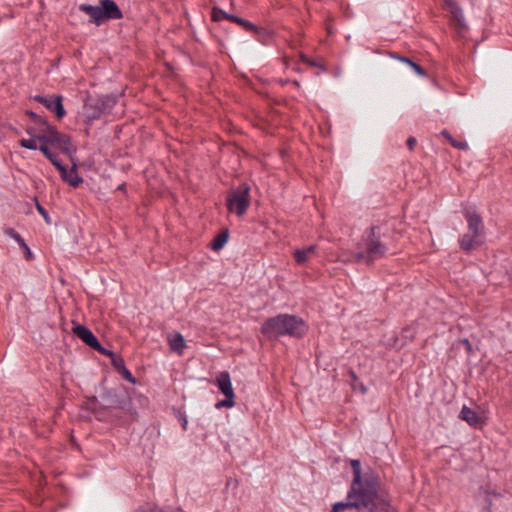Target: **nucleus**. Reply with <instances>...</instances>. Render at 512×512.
I'll return each instance as SVG.
<instances>
[{
  "instance_id": "1",
  "label": "nucleus",
  "mask_w": 512,
  "mask_h": 512,
  "mask_svg": "<svg viewBox=\"0 0 512 512\" xmlns=\"http://www.w3.org/2000/svg\"><path fill=\"white\" fill-rule=\"evenodd\" d=\"M397 512L389 496L381 489L380 477L371 469L364 479L352 480L346 501L336 502L331 512Z\"/></svg>"
},
{
  "instance_id": "2",
  "label": "nucleus",
  "mask_w": 512,
  "mask_h": 512,
  "mask_svg": "<svg viewBox=\"0 0 512 512\" xmlns=\"http://www.w3.org/2000/svg\"><path fill=\"white\" fill-rule=\"evenodd\" d=\"M393 234L386 224L372 225L363 232L357 251L350 253L346 261L372 265L390 252Z\"/></svg>"
},
{
  "instance_id": "3",
  "label": "nucleus",
  "mask_w": 512,
  "mask_h": 512,
  "mask_svg": "<svg viewBox=\"0 0 512 512\" xmlns=\"http://www.w3.org/2000/svg\"><path fill=\"white\" fill-rule=\"evenodd\" d=\"M308 331L305 321L291 314H278L266 319L261 325V333L267 339L290 336L302 338Z\"/></svg>"
},
{
  "instance_id": "4",
  "label": "nucleus",
  "mask_w": 512,
  "mask_h": 512,
  "mask_svg": "<svg viewBox=\"0 0 512 512\" xmlns=\"http://www.w3.org/2000/svg\"><path fill=\"white\" fill-rule=\"evenodd\" d=\"M462 214L467 222V232L459 239L460 248L470 252L484 243L485 227L481 216L473 209L465 207Z\"/></svg>"
},
{
  "instance_id": "5",
  "label": "nucleus",
  "mask_w": 512,
  "mask_h": 512,
  "mask_svg": "<svg viewBox=\"0 0 512 512\" xmlns=\"http://www.w3.org/2000/svg\"><path fill=\"white\" fill-rule=\"evenodd\" d=\"M79 10L87 14L91 22L96 25L108 19L118 20L123 17L120 8L113 0H100L99 5L96 6L83 3L79 5Z\"/></svg>"
},
{
  "instance_id": "6",
  "label": "nucleus",
  "mask_w": 512,
  "mask_h": 512,
  "mask_svg": "<svg viewBox=\"0 0 512 512\" xmlns=\"http://www.w3.org/2000/svg\"><path fill=\"white\" fill-rule=\"evenodd\" d=\"M226 206L229 212L243 216L250 206V186L242 183L230 190L227 194Z\"/></svg>"
},
{
  "instance_id": "7",
  "label": "nucleus",
  "mask_w": 512,
  "mask_h": 512,
  "mask_svg": "<svg viewBox=\"0 0 512 512\" xmlns=\"http://www.w3.org/2000/svg\"><path fill=\"white\" fill-rule=\"evenodd\" d=\"M117 103V97L113 94L102 95L96 99H89L84 104V115L87 122L91 123L99 119L102 114L108 113Z\"/></svg>"
},
{
  "instance_id": "8",
  "label": "nucleus",
  "mask_w": 512,
  "mask_h": 512,
  "mask_svg": "<svg viewBox=\"0 0 512 512\" xmlns=\"http://www.w3.org/2000/svg\"><path fill=\"white\" fill-rule=\"evenodd\" d=\"M43 122V133L36 136V140L41 143H48L51 145H57L64 153L70 154L75 151L71 145V138L68 135L58 132L53 126H51L46 119L39 118Z\"/></svg>"
},
{
  "instance_id": "9",
  "label": "nucleus",
  "mask_w": 512,
  "mask_h": 512,
  "mask_svg": "<svg viewBox=\"0 0 512 512\" xmlns=\"http://www.w3.org/2000/svg\"><path fill=\"white\" fill-rule=\"evenodd\" d=\"M445 8L453 18V26L459 36H463L468 29L462 8L455 0H444Z\"/></svg>"
},
{
  "instance_id": "10",
  "label": "nucleus",
  "mask_w": 512,
  "mask_h": 512,
  "mask_svg": "<svg viewBox=\"0 0 512 512\" xmlns=\"http://www.w3.org/2000/svg\"><path fill=\"white\" fill-rule=\"evenodd\" d=\"M34 100L38 103L44 105L47 109H49L51 112H53L58 119H61L65 116L66 111L63 107L62 103V96L56 95V96H41L36 95L34 97Z\"/></svg>"
},
{
  "instance_id": "11",
  "label": "nucleus",
  "mask_w": 512,
  "mask_h": 512,
  "mask_svg": "<svg viewBox=\"0 0 512 512\" xmlns=\"http://www.w3.org/2000/svg\"><path fill=\"white\" fill-rule=\"evenodd\" d=\"M72 331L79 339L91 348H93V346L98 342L97 337L84 325L74 324Z\"/></svg>"
},
{
  "instance_id": "12",
  "label": "nucleus",
  "mask_w": 512,
  "mask_h": 512,
  "mask_svg": "<svg viewBox=\"0 0 512 512\" xmlns=\"http://www.w3.org/2000/svg\"><path fill=\"white\" fill-rule=\"evenodd\" d=\"M459 417L474 428H480L484 423L481 416L475 410L467 406H463Z\"/></svg>"
},
{
  "instance_id": "13",
  "label": "nucleus",
  "mask_w": 512,
  "mask_h": 512,
  "mask_svg": "<svg viewBox=\"0 0 512 512\" xmlns=\"http://www.w3.org/2000/svg\"><path fill=\"white\" fill-rule=\"evenodd\" d=\"M217 386L224 396L235 397L231 377L227 371H222L217 376Z\"/></svg>"
},
{
  "instance_id": "14",
  "label": "nucleus",
  "mask_w": 512,
  "mask_h": 512,
  "mask_svg": "<svg viewBox=\"0 0 512 512\" xmlns=\"http://www.w3.org/2000/svg\"><path fill=\"white\" fill-rule=\"evenodd\" d=\"M60 175L62 180L67 182L72 187H78L83 182L82 177H80L77 173L76 165L70 169L65 166V172L60 173Z\"/></svg>"
},
{
  "instance_id": "15",
  "label": "nucleus",
  "mask_w": 512,
  "mask_h": 512,
  "mask_svg": "<svg viewBox=\"0 0 512 512\" xmlns=\"http://www.w3.org/2000/svg\"><path fill=\"white\" fill-rule=\"evenodd\" d=\"M315 251H316V245H310L303 249H297L294 252L295 261L298 264H304L305 262H307L309 260L311 255H313L315 253Z\"/></svg>"
},
{
  "instance_id": "16",
  "label": "nucleus",
  "mask_w": 512,
  "mask_h": 512,
  "mask_svg": "<svg viewBox=\"0 0 512 512\" xmlns=\"http://www.w3.org/2000/svg\"><path fill=\"white\" fill-rule=\"evenodd\" d=\"M170 349L174 352L181 354L185 348V339L180 333H176L169 338Z\"/></svg>"
},
{
  "instance_id": "17",
  "label": "nucleus",
  "mask_w": 512,
  "mask_h": 512,
  "mask_svg": "<svg viewBox=\"0 0 512 512\" xmlns=\"http://www.w3.org/2000/svg\"><path fill=\"white\" fill-rule=\"evenodd\" d=\"M229 21L231 22H234V23H237L239 24L240 26H242L246 31H249V32H253V33H258L260 28L257 27L255 24H253L252 22L248 21V20H245L241 17H238L236 15H233L231 14V17H229Z\"/></svg>"
},
{
  "instance_id": "18",
  "label": "nucleus",
  "mask_w": 512,
  "mask_h": 512,
  "mask_svg": "<svg viewBox=\"0 0 512 512\" xmlns=\"http://www.w3.org/2000/svg\"><path fill=\"white\" fill-rule=\"evenodd\" d=\"M229 238V231L228 229L223 230L220 232L212 241L210 247L214 251H218L224 247V245L227 243Z\"/></svg>"
},
{
  "instance_id": "19",
  "label": "nucleus",
  "mask_w": 512,
  "mask_h": 512,
  "mask_svg": "<svg viewBox=\"0 0 512 512\" xmlns=\"http://www.w3.org/2000/svg\"><path fill=\"white\" fill-rule=\"evenodd\" d=\"M392 57L394 59H398L401 62H404L410 66L419 76H426L425 70L417 63L412 61L410 58L404 57V56H398L396 54H393Z\"/></svg>"
},
{
  "instance_id": "20",
  "label": "nucleus",
  "mask_w": 512,
  "mask_h": 512,
  "mask_svg": "<svg viewBox=\"0 0 512 512\" xmlns=\"http://www.w3.org/2000/svg\"><path fill=\"white\" fill-rule=\"evenodd\" d=\"M351 468L353 473V480L364 479L365 472H362L361 463L358 459L351 460Z\"/></svg>"
},
{
  "instance_id": "21",
  "label": "nucleus",
  "mask_w": 512,
  "mask_h": 512,
  "mask_svg": "<svg viewBox=\"0 0 512 512\" xmlns=\"http://www.w3.org/2000/svg\"><path fill=\"white\" fill-rule=\"evenodd\" d=\"M229 17H231V14L225 12L223 9L214 7L212 9L211 18L213 21H221V20H229Z\"/></svg>"
},
{
  "instance_id": "22",
  "label": "nucleus",
  "mask_w": 512,
  "mask_h": 512,
  "mask_svg": "<svg viewBox=\"0 0 512 512\" xmlns=\"http://www.w3.org/2000/svg\"><path fill=\"white\" fill-rule=\"evenodd\" d=\"M131 404L130 398L116 399L114 400L110 406L114 408H119L122 410H127Z\"/></svg>"
},
{
  "instance_id": "23",
  "label": "nucleus",
  "mask_w": 512,
  "mask_h": 512,
  "mask_svg": "<svg viewBox=\"0 0 512 512\" xmlns=\"http://www.w3.org/2000/svg\"><path fill=\"white\" fill-rule=\"evenodd\" d=\"M5 234L12 239H14L20 246H24V239L22 236L16 232L13 228H7L5 229Z\"/></svg>"
},
{
  "instance_id": "24",
  "label": "nucleus",
  "mask_w": 512,
  "mask_h": 512,
  "mask_svg": "<svg viewBox=\"0 0 512 512\" xmlns=\"http://www.w3.org/2000/svg\"><path fill=\"white\" fill-rule=\"evenodd\" d=\"M48 160L58 169L60 173L65 172V165L60 161L57 154L52 153V156Z\"/></svg>"
},
{
  "instance_id": "25",
  "label": "nucleus",
  "mask_w": 512,
  "mask_h": 512,
  "mask_svg": "<svg viewBox=\"0 0 512 512\" xmlns=\"http://www.w3.org/2000/svg\"><path fill=\"white\" fill-rule=\"evenodd\" d=\"M234 399H235V397L225 396V399L217 402L215 406H216V408H222V407L231 408L235 405Z\"/></svg>"
},
{
  "instance_id": "26",
  "label": "nucleus",
  "mask_w": 512,
  "mask_h": 512,
  "mask_svg": "<svg viewBox=\"0 0 512 512\" xmlns=\"http://www.w3.org/2000/svg\"><path fill=\"white\" fill-rule=\"evenodd\" d=\"M35 203H36V209L39 212V214L44 218V220L47 224H50L51 219L49 217L47 210L38 202L37 198H35Z\"/></svg>"
},
{
  "instance_id": "27",
  "label": "nucleus",
  "mask_w": 512,
  "mask_h": 512,
  "mask_svg": "<svg viewBox=\"0 0 512 512\" xmlns=\"http://www.w3.org/2000/svg\"><path fill=\"white\" fill-rule=\"evenodd\" d=\"M94 350H96L97 352L101 353L102 355H105V356H108L110 358L114 357L115 356V353L112 352L111 350H108L106 348H104L100 342L98 341L95 346H93Z\"/></svg>"
},
{
  "instance_id": "28",
  "label": "nucleus",
  "mask_w": 512,
  "mask_h": 512,
  "mask_svg": "<svg viewBox=\"0 0 512 512\" xmlns=\"http://www.w3.org/2000/svg\"><path fill=\"white\" fill-rule=\"evenodd\" d=\"M20 146L30 150H36L38 148L36 141L33 139H21Z\"/></svg>"
},
{
  "instance_id": "29",
  "label": "nucleus",
  "mask_w": 512,
  "mask_h": 512,
  "mask_svg": "<svg viewBox=\"0 0 512 512\" xmlns=\"http://www.w3.org/2000/svg\"><path fill=\"white\" fill-rule=\"evenodd\" d=\"M111 362H112V365L114 366V368L120 372L122 370V367H125V362L123 360V358H121L120 356L116 355L114 357L111 358Z\"/></svg>"
},
{
  "instance_id": "30",
  "label": "nucleus",
  "mask_w": 512,
  "mask_h": 512,
  "mask_svg": "<svg viewBox=\"0 0 512 512\" xmlns=\"http://www.w3.org/2000/svg\"><path fill=\"white\" fill-rule=\"evenodd\" d=\"M299 58L302 63H305L311 67H322L318 61L310 59L307 55L303 53L299 55Z\"/></svg>"
},
{
  "instance_id": "31",
  "label": "nucleus",
  "mask_w": 512,
  "mask_h": 512,
  "mask_svg": "<svg viewBox=\"0 0 512 512\" xmlns=\"http://www.w3.org/2000/svg\"><path fill=\"white\" fill-rule=\"evenodd\" d=\"M119 374H121V376L129 381L130 383H135L136 382V379L133 377L132 373L125 367H122V370L119 372Z\"/></svg>"
},
{
  "instance_id": "32",
  "label": "nucleus",
  "mask_w": 512,
  "mask_h": 512,
  "mask_svg": "<svg viewBox=\"0 0 512 512\" xmlns=\"http://www.w3.org/2000/svg\"><path fill=\"white\" fill-rule=\"evenodd\" d=\"M97 402H98V400L95 396L88 398V400L85 403V407L91 411H94L96 408Z\"/></svg>"
},
{
  "instance_id": "33",
  "label": "nucleus",
  "mask_w": 512,
  "mask_h": 512,
  "mask_svg": "<svg viewBox=\"0 0 512 512\" xmlns=\"http://www.w3.org/2000/svg\"><path fill=\"white\" fill-rule=\"evenodd\" d=\"M451 145L455 148L461 149V150H467L468 144L466 142H460L455 139H451Z\"/></svg>"
},
{
  "instance_id": "34",
  "label": "nucleus",
  "mask_w": 512,
  "mask_h": 512,
  "mask_svg": "<svg viewBox=\"0 0 512 512\" xmlns=\"http://www.w3.org/2000/svg\"><path fill=\"white\" fill-rule=\"evenodd\" d=\"M48 143H42L39 146V150L43 153V155L48 159L50 156H52V151L47 146Z\"/></svg>"
},
{
  "instance_id": "35",
  "label": "nucleus",
  "mask_w": 512,
  "mask_h": 512,
  "mask_svg": "<svg viewBox=\"0 0 512 512\" xmlns=\"http://www.w3.org/2000/svg\"><path fill=\"white\" fill-rule=\"evenodd\" d=\"M20 247L23 249L25 258L27 260H31L33 258V255H32V252H31L29 246L26 244V242H24V246H20Z\"/></svg>"
},
{
  "instance_id": "36",
  "label": "nucleus",
  "mask_w": 512,
  "mask_h": 512,
  "mask_svg": "<svg viewBox=\"0 0 512 512\" xmlns=\"http://www.w3.org/2000/svg\"><path fill=\"white\" fill-rule=\"evenodd\" d=\"M461 343L465 346V349L468 354H471L473 352L472 344L467 338L462 339Z\"/></svg>"
},
{
  "instance_id": "37",
  "label": "nucleus",
  "mask_w": 512,
  "mask_h": 512,
  "mask_svg": "<svg viewBox=\"0 0 512 512\" xmlns=\"http://www.w3.org/2000/svg\"><path fill=\"white\" fill-rule=\"evenodd\" d=\"M27 114L35 121L36 124H40L43 126V122L39 119L42 118L41 116H38L36 113L32 111H27Z\"/></svg>"
},
{
  "instance_id": "38",
  "label": "nucleus",
  "mask_w": 512,
  "mask_h": 512,
  "mask_svg": "<svg viewBox=\"0 0 512 512\" xmlns=\"http://www.w3.org/2000/svg\"><path fill=\"white\" fill-rule=\"evenodd\" d=\"M416 144H417V140L415 137H409L407 139V146L410 150H413Z\"/></svg>"
},
{
  "instance_id": "39",
  "label": "nucleus",
  "mask_w": 512,
  "mask_h": 512,
  "mask_svg": "<svg viewBox=\"0 0 512 512\" xmlns=\"http://www.w3.org/2000/svg\"><path fill=\"white\" fill-rule=\"evenodd\" d=\"M485 494L487 495L486 502L488 503L489 507L491 506L492 503L488 499V496H490V495H494L496 497H500L501 496L500 493H497L496 491H489V490H485Z\"/></svg>"
},
{
  "instance_id": "40",
  "label": "nucleus",
  "mask_w": 512,
  "mask_h": 512,
  "mask_svg": "<svg viewBox=\"0 0 512 512\" xmlns=\"http://www.w3.org/2000/svg\"><path fill=\"white\" fill-rule=\"evenodd\" d=\"M26 132L28 135H30L31 137H33L34 139H36V136H38L39 134H35L34 132V129L33 128H27L26 129Z\"/></svg>"
},
{
  "instance_id": "41",
  "label": "nucleus",
  "mask_w": 512,
  "mask_h": 512,
  "mask_svg": "<svg viewBox=\"0 0 512 512\" xmlns=\"http://www.w3.org/2000/svg\"><path fill=\"white\" fill-rule=\"evenodd\" d=\"M187 425H188V421H187V419L184 417V418L182 419V427H183V429H184V430H186V429H187Z\"/></svg>"
},
{
  "instance_id": "42",
  "label": "nucleus",
  "mask_w": 512,
  "mask_h": 512,
  "mask_svg": "<svg viewBox=\"0 0 512 512\" xmlns=\"http://www.w3.org/2000/svg\"><path fill=\"white\" fill-rule=\"evenodd\" d=\"M144 512H164L162 509L160 508H153V509H149L147 511H144Z\"/></svg>"
},
{
  "instance_id": "43",
  "label": "nucleus",
  "mask_w": 512,
  "mask_h": 512,
  "mask_svg": "<svg viewBox=\"0 0 512 512\" xmlns=\"http://www.w3.org/2000/svg\"><path fill=\"white\" fill-rule=\"evenodd\" d=\"M441 134H442L445 138H448V135H450V134H449V132H448L447 130H443V131L441 132Z\"/></svg>"
},
{
  "instance_id": "44",
  "label": "nucleus",
  "mask_w": 512,
  "mask_h": 512,
  "mask_svg": "<svg viewBox=\"0 0 512 512\" xmlns=\"http://www.w3.org/2000/svg\"><path fill=\"white\" fill-rule=\"evenodd\" d=\"M360 389H361L362 393H365L367 390L363 384H360Z\"/></svg>"
},
{
  "instance_id": "45",
  "label": "nucleus",
  "mask_w": 512,
  "mask_h": 512,
  "mask_svg": "<svg viewBox=\"0 0 512 512\" xmlns=\"http://www.w3.org/2000/svg\"><path fill=\"white\" fill-rule=\"evenodd\" d=\"M119 190H124L125 189V184H121L119 187H118Z\"/></svg>"
},
{
  "instance_id": "46",
  "label": "nucleus",
  "mask_w": 512,
  "mask_h": 512,
  "mask_svg": "<svg viewBox=\"0 0 512 512\" xmlns=\"http://www.w3.org/2000/svg\"><path fill=\"white\" fill-rule=\"evenodd\" d=\"M351 376H352L353 379H357V377H356L354 372H351Z\"/></svg>"
},
{
  "instance_id": "47",
  "label": "nucleus",
  "mask_w": 512,
  "mask_h": 512,
  "mask_svg": "<svg viewBox=\"0 0 512 512\" xmlns=\"http://www.w3.org/2000/svg\"><path fill=\"white\" fill-rule=\"evenodd\" d=\"M449 142L451 143V139H454L451 135H448V138Z\"/></svg>"
},
{
  "instance_id": "48",
  "label": "nucleus",
  "mask_w": 512,
  "mask_h": 512,
  "mask_svg": "<svg viewBox=\"0 0 512 512\" xmlns=\"http://www.w3.org/2000/svg\"><path fill=\"white\" fill-rule=\"evenodd\" d=\"M137 512H144V511H137Z\"/></svg>"
}]
</instances>
